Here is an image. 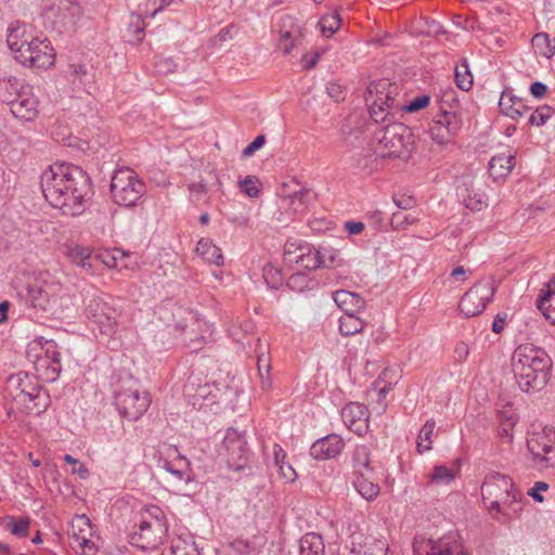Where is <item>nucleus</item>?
Wrapping results in <instances>:
<instances>
[{"label": "nucleus", "mask_w": 555, "mask_h": 555, "mask_svg": "<svg viewBox=\"0 0 555 555\" xmlns=\"http://www.w3.org/2000/svg\"><path fill=\"white\" fill-rule=\"evenodd\" d=\"M29 85L15 77H9L0 80V101L11 105L12 102L24 91Z\"/></svg>", "instance_id": "c9c22d12"}, {"label": "nucleus", "mask_w": 555, "mask_h": 555, "mask_svg": "<svg viewBox=\"0 0 555 555\" xmlns=\"http://www.w3.org/2000/svg\"><path fill=\"white\" fill-rule=\"evenodd\" d=\"M524 509L522 494L519 489L512 491L511 495L498 500V508L491 506L487 509L490 517L499 524L506 525L520 518Z\"/></svg>", "instance_id": "f3484780"}, {"label": "nucleus", "mask_w": 555, "mask_h": 555, "mask_svg": "<svg viewBox=\"0 0 555 555\" xmlns=\"http://www.w3.org/2000/svg\"><path fill=\"white\" fill-rule=\"evenodd\" d=\"M115 406L128 421H138L151 404L150 392L142 389L139 382L131 377L120 379L114 392Z\"/></svg>", "instance_id": "0eeeda50"}, {"label": "nucleus", "mask_w": 555, "mask_h": 555, "mask_svg": "<svg viewBox=\"0 0 555 555\" xmlns=\"http://www.w3.org/2000/svg\"><path fill=\"white\" fill-rule=\"evenodd\" d=\"M217 452L218 457L224 461L230 469L238 472L247 465L249 455L247 442L244 436L234 428L227 429Z\"/></svg>", "instance_id": "9b49d317"}, {"label": "nucleus", "mask_w": 555, "mask_h": 555, "mask_svg": "<svg viewBox=\"0 0 555 555\" xmlns=\"http://www.w3.org/2000/svg\"><path fill=\"white\" fill-rule=\"evenodd\" d=\"M299 555H324V543L320 534L310 532L299 540Z\"/></svg>", "instance_id": "ea45409f"}, {"label": "nucleus", "mask_w": 555, "mask_h": 555, "mask_svg": "<svg viewBox=\"0 0 555 555\" xmlns=\"http://www.w3.org/2000/svg\"><path fill=\"white\" fill-rule=\"evenodd\" d=\"M34 382L31 377H29L27 374H16L9 378L8 380V388L15 389L18 392L27 386H30V383Z\"/></svg>", "instance_id": "13d9d810"}, {"label": "nucleus", "mask_w": 555, "mask_h": 555, "mask_svg": "<svg viewBox=\"0 0 555 555\" xmlns=\"http://www.w3.org/2000/svg\"><path fill=\"white\" fill-rule=\"evenodd\" d=\"M538 309L553 324H555V278L547 282L541 289V295L537 300Z\"/></svg>", "instance_id": "7c9ffc66"}, {"label": "nucleus", "mask_w": 555, "mask_h": 555, "mask_svg": "<svg viewBox=\"0 0 555 555\" xmlns=\"http://www.w3.org/2000/svg\"><path fill=\"white\" fill-rule=\"evenodd\" d=\"M436 423L434 420H428L421 428L417 437L416 449L418 453H424L431 450V438L435 431Z\"/></svg>", "instance_id": "37998d69"}, {"label": "nucleus", "mask_w": 555, "mask_h": 555, "mask_svg": "<svg viewBox=\"0 0 555 555\" xmlns=\"http://www.w3.org/2000/svg\"><path fill=\"white\" fill-rule=\"evenodd\" d=\"M309 204V192L300 190L282 198L281 208L292 216L301 215Z\"/></svg>", "instance_id": "72a5a7b5"}, {"label": "nucleus", "mask_w": 555, "mask_h": 555, "mask_svg": "<svg viewBox=\"0 0 555 555\" xmlns=\"http://www.w3.org/2000/svg\"><path fill=\"white\" fill-rule=\"evenodd\" d=\"M345 448L344 439L336 434L327 435L312 443L310 455L319 461L334 459Z\"/></svg>", "instance_id": "4be33fe9"}, {"label": "nucleus", "mask_w": 555, "mask_h": 555, "mask_svg": "<svg viewBox=\"0 0 555 555\" xmlns=\"http://www.w3.org/2000/svg\"><path fill=\"white\" fill-rule=\"evenodd\" d=\"M340 26V17L337 13L333 12L325 14L320 20V28L324 36H333Z\"/></svg>", "instance_id": "09e8293b"}, {"label": "nucleus", "mask_w": 555, "mask_h": 555, "mask_svg": "<svg viewBox=\"0 0 555 555\" xmlns=\"http://www.w3.org/2000/svg\"><path fill=\"white\" fill-rule=\"evenodd\" d=\"M159 466L178 481L189 483L193 480L189 460L182 456L176 447L167 448L166 457L159 460Z\"/></svg>", "instance_id": "6ab92c4d"}, {"label": "nucleus", "mask_w": 555, "mask_h": 555, "mask_svg": "<svg viewBox=\"0 0 555 555\" xmlns=\"http://www.w3.org/2000/svg\"><path fill=\"white\" fill-rule=\"evenodd\" d=\"M341 418L349 430L359 436L369 429V410L359 402H349L341 409Z\"/></svg>", "instance_id": "aec40b11"}, {"label": "nucleus", "mask_w": 555, "mask_h": 555, "mask_svg": "<svg viewBox=\"0 0 555 555\" xmlns=\"http://www.w3.org/2000/svg\"><path fill=\"white\" fill-rule=\"evenodd\" d=\"M70 527L73 538L83 551L94 546L91 542L93 528L90 519L86 515H76L72 520Z\"/></svg>", "instance_id": "a878e982"}, {"label": "nucleus", "mask_w": 555, "mask_h": 555, "mask_svg": "<svg viewBox=\"0 0 555 555\" xmlns=\"http://www.w3.org/2000/svg\"><path fill=\"white\" fill-rule=\"evenodd\" d=\"M14 399L23 403L28 411L35 414L43 412L49 402L48 393L42 391L36 382H31L29 387L25 386L21 392L14 396Z\"/></svg>", "instance_id": "412c9836"}, {"label": "nucleus", "mask_w": 555, "mask_h": 555, "mask_svg": "<svg viewBox=\"0 0 555 555\" xmlns=\"http://www.w3.org/2000/svg\"><path fill=\"white\" fill-rule=\"evenodd\" d=\"M457 469L444 465H436L433 469L431 481L437 485H449L455 479Z\"/></svg>", "instance_id": "de8ad7c7"}, {"label": "nucleus", "mask_w": 555, "mask_h": 555, "mask_svg": "<svg viewBox=\"0 0 555 555\" xmlns=\"http://www.w3.org/2000/svg\"><path fill=\"white\" fill-rule=\"evenodd\" d=\"M516 489L517 487L509 476L496 472L487 474L480 488L485 508L488 509L491 506L498 508V500L511 495L512 491Z\"/></svg>", "instance_id": "2eb2a0df"}, {"label": "nucleus", "mask_w": 555, "mask_h": 555, "mask_svg": "<svg viewBox=\"0 0 555 555\" xmlns=\"http://www.w3.org/2000/svg\"><path fill=\"white\" fill-rule=\"evenodd\" d=\"M86 315L102 335L112 337L117 332L119 312L103 298L90 299L86 307Z\"/></svg>", "instance_id": "f8f14e48"}, {"label": "nucleus", "mask_w": 555, "mask_h": 555, "mask_svg": "<svg viewBox=\"0 0 555 555\" xmlns=\"http://www.w3.org/2000/svg\"><path fill=\"white\" fill-rule=\"evenodd\" d=\"M195 251L207 262L218 267L223 264L224 258L220 247H218L212 240L208 237L201 238L197 242Z\"/></svg>", "instance_id": "e433bc0d"}, {"label": "nucleus", "mask_w": 555, "mask_h": 555, "mask_svg": "<svg viewBox=\"0 0 555 555\" xmlns=\"http://www.w3.org/2000/svg\"><path fill=\"white\" fill-rule=\"evenodd\" d=\"M144 22L142 17L138 14L131 15V21L129 23L128 31L131 34L132 39L137 42H140L144 38Z\"/></svg>", "instance_id": "864d4df0"}, {"label": "nucleus", "mask_w": 555, "mask_h": 555, "mask_svg": "<svg viewBox=\"0 0 555 555\" xmlns=\"http://www.w3.org/2000/svg\"><path fill=\"white\" fill-rule=\"evenodd\" d=\"M429 100L430 98L427 94L417 95L405 105V111L409 113L417 112L426 107L429 104Z\"/></svg>", "instance_id": "680f3d73"}, {"label": "nucleus", "mask_w": 555, "mask_h": 555, "mask_svg": "<svg viewBox=\"0 0 555 555\" xmlns=\"http://www.w3.org/2000/svg\"><path fill=\"white\" fill-rule=\"evenodd\" d=\"M529 449L535 461H539L543 467H555V441L547 435L541 436L537 440L529 442Z\"/></svg>", "instance_id": "b1692460"}, {"label": "nucleus", "mask_w": 555, "mask_h": 555, "mask_svg": "<svg viewBox=\"0 0 555 555\" xmlns=\"http://www.w3.org/2000/svg\"><path fill=\"white\" fill-rule=\"evenodd\" d=\"M512 366L521 391L534 392L546 385L552 361L543 349L532 344H522L513 353Z\"/></svg>", "instance_id": "20e7f679"}, {"label": "nucleus", "mask_w": 555, "mask_h": 555, "mask_svg": "<svg viewBox=\"0 0 555 555\" xmlns=\"http://www.w3.org/2000/svg\"><path fill=\"white\" fill-rule=\"evenodd\" d=\"M65 248V255L73 264L81 268L91 275L96 273L94 249L92 247L72 243L67 244Z\"/></svg>", "instance_id": "5701e85b"}, {"label": "nucleus", "mask_w": 555, "mask_h": 555, "mask_svg": "<svg viewBox=\"0 0 555 555\" xmlns=\"http://www.w3.org/2000/svg\"><path fill=\"white\" fill-rule=\"evenodd\" d=\"M41 191L50 205L63 215H81L90 198L89 176L73 164H53L41 175Z\"/></svg>", "instance_id": "f257e3e1"}, {"label": "nucleus", "mask_w": 555, "mask_h": 555, "mask_svg": "<svg viewBox=\"0 0 555 555\" xmlns=\"http://www.w3.org/2000/svg\"><path fill=\"white\" fill-rule=\"evenodd\" d=\"M413 550L414 555H466L459 539L450 534L437 540H415Z\"/></svg>", "instance_id": "dca6fc26"}, {"label": "nucleus", "mask_w": 555, "mask_h": 555, "mask_svg": "<svg viewBox=\"0 0 555 555\" xmlns=\"http://www.w3.org/2000/svg\"><path fill=\"white\" fill-rule=\"evenodd\" d=\"M499 106L505 116L514 120H518L530 109L521 99L515 96L508 91H504L502 93Z\"/></svg>", "instance_id": "c85d7f7f"}, {"label": "nucleus", "mask_w": 555, "mask_h": 555, "mask_svg": "<svg viewBox=\"0 0 555 555\" xmlns=\"http://www.w3.org/2000/svg\"><path fill=\"white\" fill-rule=\"evenodd\" d=\"M168 532L164 511L155 505L147 506L141 514L138 530L131 533V543L142 550H156L163 544Z\"/></svg>", "instance_id": "423d86ee"}, {"label": "nucleus", "mask_w": 555, "mask_h": 555, "mask_svg": "<svg viewBox=\"0 0 555 555\" xmlns=\"http://www.w3.org/2000/svg\"><path fill=\"white\" fill-rule=\"evenodd\" d=\"M240 188L249 197H256L259 194L258 181L255 177L247 176L240 181Z\"/></svg>", "instance_id": "bf43d9fd"}, {"label": "nucleus", "mask_w": 555, "mask_h": 555, "mask_svg": "<svg viewBox=\"0 0 555 555\" xmlns=\"http://www.w3.org/2000/svg\"><path fill=\"white\" fill-rule=\"evenodd\" d=\"M125 258L126 254L120 249H105L101 251H94V263L96 266V271L99 270L100 264H103L107 268H126L127 264L124 263Z\"/></svg>", "instance_id": "4c0bfd02"}, {"label": "nucleus", "mask_w": 555, "mask_h": 555, "mask_svg": "<svg viewBox=\"0 0 555 555\" xmlns=\"http://www.w3.org/2000/svg\"><path fill=\"white\" fill-rule=\"evenodd\" d=\"M326 92L335 102L344 101L346 98V87L335 80L327 82Z\"/></svg>", "instance_id": "4d7b16f0"}, {"label": "nucleus", "mask_w": 555, "mask_h": 555, "mask_svg": "<svg viewBox=\"0 0 555 555\" xmlns=\"http://www.w3.org/2000/svg\"><path fill=\"white\" fill-rule=\"evenodd\" d=\"M255 352L257 357L258 372L266 370V372L268 373L271 370L268 341L258 338Z\"/></svg>", "instance_id": "49530a36"}, {"label": "nucleus", "mask_w": 555, "mask_h": 555, "mask_svg": "<svg viewBox=\"0 0 555 555\" xmlns=\"http://www.w3.org/2000/svg\"><path fill=\"white\" fill-rule=\"evenodd\" d=\"M352 476L375 474L371 461V450L365 444L357 446L351 455Z\"/></svg>", "instance_id": "c756f323"}, {"label": "nucleus", "mask_w": 555, "mask_h": 555, "mask_svg": "<svg viewBox=\"0 0 555 555\" xmlns=\"http://www.w3.org/2000/svg\"><path fill=\"white\" fill-rule=\"evenodd\" d=\"M554 108L550 105L539 106L530 116L529 124L532 126H543L553 116Z\"/></svg>", "instance_id": "3c124183"}, {"label": "nucleus", "mask_w": 555, "mask_h": 555, "mask_svg": "<svg viewBox=\"0 0 555 555\" xmlns=\"http://www.w3.org/2000/svg\"><path fill=\"white\" fill-rule=\"evenodd\" d=\"M306 244L307 243L297 240L286 241L284 246V260L292 264L294 261H296V258L293 256V254H295V251H301L302 245Z\"/></svg>", "instance_id": "6e6d98bb"}, {"label": "nucleus", "mask_w": 555, "mask_h": 555, "mask_svg": "<svg viewBox=\"0 0 555 555\" xmlns=\"http://www.w3.org/2000/svg\"><path fill=\"white\" fill-rule=\"evenodd\" d=\"M279 473L283 479L286 481H294L297 477V474L292 465L284 462V464H281L278 466Z\"/></svg>", "instance_id": "774afa93"}, {"label": "nucleus", "mask_w": 555, "mask_h": 555, "mask_svg": "<svg viewBox=\"0 0 555 555\" xmlns=\"http://www.w3.org/2000/svg\"><path fill=\"white\" fill-rule=\"evenodd\" d=\"M364 327V322L359 313H344L339 319V332L344 336H351L360 333Z\"/></svg>", "instance_id": "a19ab883"}, {"label": "nucleus", "mask_w": 555, "mask_h": 555, "mask_svg": "<svg viewBox=\"0 0 555 555\" xmlns=\"http://www.w3.org/2000/svg\"><path fill=\"white\" fill-rule=\"evenodd\" d=\"M170 555H199L191 537H177L171 540Z\"/></svg>", "instance_id": "79ce46f5"}, {"label": "nucleus", "mask_w": 555, "mask_h": 555, "mask_svg": "<svg viewBox=\"0 0 555 555\" xmlns=\"http://www.w3.org/2000/svg\"><path fill=\"white\" fill-rule=\"evenodd\" d=\"M439 112H441L443 108L459 109V100L455 90L451 87L441 90L439 94Z\"/></svg>", "instance_id": "603ef678"}, {"label": "nucleus", "mask_w": 555, "mask_h": 555, "mask_svg": "<svg viewBox=\"0 0 555 555\" xmlns=\"http://www.w3.org/2000/svg\"><path fill=\"white\" fill-rule=\"evenodd\" d=\"M27 357L36 373L44 382H54L62 370L60 351L55 341L36 337L27 347Z\"/></svg>", "instance_id": "6e6552de"}, {"label": "nucleus", "mask_w": 555, "mask_h": 555, "mask_svg": "<svg viewBox=\"0 0 555 555\" xmlns=\"http://www.w3.org/2000/svg\"><path fill=\"white\" fill-rule=\"evenodd\" d=\"M333 299L344 313H360L366 306V301L360 295L345 289L336 291Z\"/></svg>", "instance_id": "cd10ccee"}, {"label": "nucleus", "mask_w": 555, "mask_h": 555, "mask_svg": "<svg viewBox=\"0 0 555 555\" xmlns=\"http://www.w3.org/2000/svg\"><path fill=\"white\" fill-rule=\"evenodd\" d=\"M282 27L280 28V43L279 47L288 54L296 46L300 37V28L295 25V20L291 15H285L281 18Z\"/></svg>", "instance_id": "bb28decb"}, {"label": "nucleus", "mask_w": 555, "mask_h": 555, "mask_svg": "<svg viewBox=\"0 0 555 555\" xmlns=\"http://www.w3.org/2000/svg\"><path fill=\"white\" fill-rule=\"evenodd\" d=\"M12 283L17 296L29 309L41 315L57 313L64 286L49 271H23Z\"/></svg>", "instance_id": "f03ea898"}, {"label": "nucleus", "mask_w": 555, "mask_h": 555, "mask_svg": "<svg viewBox=\"0 0 555 555\" xmlns=\"http://www.w3.org/2000/svg\"><path fill=\"white\" fill-rule=\"evenodd\" d=\"M515 166V156L512 154H499L489 162V173L493 180L504 179Z\"/></svg>", "instance_id": "f704fd0d"}, {"label": "nucleus", "mask_w": 555, "mask_h": 555, "mask_svg": "<svg viewBox=\"0 0 555 555\" xmlns=\"http://www.w3.org/2000/svg\"><path fill=\"white\" fill-rule=\"evenodd\" d=\"M375 474L352 476V485L357 492L366 501L375 500L380 491Z\"/></svg>", "instance_id": "2f4dec72"}, {"label": "nucleus", "mask_w": 555, "mask_h": 555, "mask_svg": "<svg viewBox=\"0 0 555 555\" xmlns=\"http://www.w3.org/2000/svg\"><path fill=\"white\" fill-rule=\"evenodd\" d=\"M353 555H388L389 544L384 537L367 534L361 542H352Z\"/></svg>", "instance_id": "393cba45"}, {"label": "nucleus", "mask_w": 555, "mask_h": 555, "mask_svg": "<svg viewBox=\"0 0 555 555\" xmlns=\"http://www.w3.org/2000/svg\"><path fill=\"white\" fill-rule=\"evenodd\" d=\"M64 461L72 465V474H77L81 479L88 478L89 470L79 460L73 457L70 454H66Z\"/></svg>", "instance_id": "052dcab7"}, {"label": "nucleus", "mask_w": 555, "mask_h": 555, "mask_svg": "<svg viewBox=\"0 0 555 555\" xmlns=\"http://www.w3.org/2000/svg\"><path fill=\"white\" fill-rule=\"evenodd\" d=\"M462 127V113L459 109L443 108L434 117L429 134L436 143L447 144L460 134Z\"/></svg>", "instance_id": "ddd939ff"}, {"label": "nucleus", "mask_w": 555, "mask_h": 555, "mask_svg": "<svg viewBox=\"0 0 555 555\" xmlns=\"http://www.w3.org/2000/svg\"><path fill=\"white\" fill-rule=\"evenodd\" d=\"M456 86L463 90L468 91L473 86V75L468 68L467 61H463L454 70Z\"/></svg>", "instance_id": "a18cd8bd"}, {"label": "nucleus", "mask_w": 555, "mask_h": 555, "mask_svg": "<svg viewBox=\"0 0 555 555\" xmlns=\"http://www.w3.org/2000/svg\"><path fill=\"white\" fill-rule=\"evenodd\" d=\"M301 251L304 253V257H301L299 266L308 270L328 267L334 261L332 256L328 261L325 259L326 250L322 251L320 249H314L309 244L302 245Z\"/></svg>", "instance_id": "473e14b6"}, {"label": "nucleus", "mask_w": 555, "mask_h": 555, "mask_svg": "<svg viewBox=\"0 0 555 555\" xmlns=\"http://www.w3.org/2000/svg\"><path fill=\"white\" fill-rule=\"evenodd\" d=\"M495 287L491 280L473 285L461 298L459 309L466 318L479 315L492 300Z\"/></svg>", "instance_id": "4468645a"}, {"label": "nucleus", "mask_w": 555, "mask_h": 555, "mask_svg": "<svg viewBox=\"0 0 555 555\" xmlns=\"http://www.w3.org/2000/svg\"><path fill=\"white\" fill-rule=\"evenodd\" d=\"M145 192V183L134 170L128 167L115 170L111 180V193L117 205L137 206Z\"/></svg>", "instance_id": "1a4fd4ad"}, {"label": "nucleus", "mask_w": 555, "mask_h": 555, "mask_svg": "<svg viewBox=\"0 0 555 555\" xmlns=\"http://www.w3.org/2000/svg\"><path fill=\"white\" fill-rule=\"evenodd\" d=\"M465 205L468 209L476 211H479L487 206L486 202L483 201V196L477 194L474 196H468L465 199Z\"/></svg>", "instance_id": "69168bd1"}, {"label": "nucleus", "mask_w": 555, "mask_h": 555, "mask_svg": "<svg viewBox=\"0 0 555 555\" xmlns=\"http://www.w3.org/2000/svg\"><path fill=\"white\" fill-rule=\"evenodd\" d=\"M7 43L14 59L24 66L49 68L54 64L55 53L51 42L35 36L33 28L25 23L10 25Z\"/></svg>", "instance_id": "7ed1b4c3"}, {"label": "nucleus", "mask_w": 555, "mask_h": 555, "mask_svg": "<svg viewBox=\"0 0 555 555\" xmlns=\"http://www.w3.org/2000/svg\"><path fill=\"white\" fill-rule=\"evenodd\" d=\"M0 524L5 530L17 538H26L29 534L30 518L22 517L16 519L14 516H4L0 518Z\"/></svg>", "instance_id": "58836bf2"}, {"label": "nucleus", "mask_w": 555, "mask_h": 555, "mask_svg": "<svg viewBox=\"0 0 555 555\" xmlns=\"http://www.w3.org/2000/svg\"><path fill=\"white\" fill-rule=\"evenodd\" d=\"M310 284V280L305 273H295L292 274L287 280V286L296 292H302L308 288Z\"/></svg>", "instance_id": "5fc2aeb1"}, {"label": "nucleus", "mask_w": 555, "mask_h": 555, "mask_svg": "<svg viewBox=\"0 0 555 555\" xmlns=\"http://www.w3.org/2000/svg\"><path fill=\"white\" fill-rule=\"evenodd\" d=\"M411 137L410 129L403 124H390L374 131L371 147L377 157L406 160L413 151Z\"/></svg>", "instance_id": "39448f33"}, {"label": "nucleus", "mask_w": 555, "mask_h": 555, "mask_svg": "<svg viewBox=\"0 0 555 555\" xmlns=\"http://www.w3.org/2000/svg\"><path fill=\"white\" fill-rule=\"evenodd\" d=\"M39 99L35 95L33 87H25L24 91L10 105L12 115L22 121H34L39 115Z\"/></svg>", "instance_id": "a211bd4d"}, {"label": "nucleus", "mask_w": 555, "mask_h": 555, "mask_svg": "<svg viewBox=\"0 0 555 555\" xmlns=\"http://www.w3.org/2000/svg\"><path fill=\"white\" fill-rule=\"evenodd\" d=\"M499 425H506L507 427H514L518 422L517 415L511 410H501L498 413Z\"/></svg>", "instance_id": "0e129e2a"}, {"label": "nucleus", "mask_w": 555, "mask_h": 555, "mask_svg": "<svg viewBox=\"0 0 555 555\" xmlns=\"http://www.w3.org/2000/svg\"><path fill=\"white\" fill-rule=\"evenodd\" d=\"M262 276L267 285L271 288H279L282 285L283 276L280 269L272 263H268L263 267Z\"/></svg>", "instance_id": "8fccbe9b"}, {"label": "nucleus", "mask_w": 555, "mask_h": 555, "mask_svg": "<svg viewBox=\"0 0 555 555\" xmlns=\"http://www.w3.org/2000/svg\"><path fill=\"white\" fill-rule=\"evenodd\" d=\"M532 47L541 56L544 57H552L555 53V46L552 43L550 36L545 33H539L533 36L532 40Z\"/></svg>", "instance_id": "c03bdc74"}, {"label": "nucleus", "mask_w": 555, "mask_h": 555, "mask_svg": "<svg viewBox=\"0 0 555 555\" xmlns=\"http://www.w3.org/2000/svg\"><path fill=\"white\" fill-rule=\"evenodd\" d=\"M550 488L548 483L544 481H537L532 488L529 489L528 495L532 498L535 502L542 503L544 501V498L542 495V492L547 491Z\"/></svg>", "instance_id": "e2e57ef3"}, {"label": "nucleus", "mask_w": 555, "mask_h": 555, "mask_svg": "<svg viewBox=\"0 0 555 555\" xmlns=\"http://www.w3.org/2000/svg\"><path fill=\"white\" fill-rule=\"evenodd\" d=\"M398 87L387 79L371 82L367 87L365 102L375 122L384 121L391 111L399 107L396 96Z\"/></svg>", "instance_id": "9d476101"}, {"label": "nucleus", "mask_w": 555, "mask_h": 555, "mask_svg": "<svg viewBox=\"0 0 555 555\" xmlns=\"http://www.w3.org/2000/svg\"><path fill=\"white\" fill-rule=\"evenodd\" d=\"M469 354L468 345L464 341H460L454 347V359L456 362H464Z\"/></svg>", "instance_id": "338daca9"}]
</instances>
